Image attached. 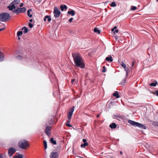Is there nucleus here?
Returning <instances> with one entry per match:
<instances>
[{"label":"nucleus","instance_id":"obj_57","mask_svg":"<svg viewBox=\"0 0 158 158\" xmlns=\"http://www.w3.org/2000/svg\"><path fill=\"white\" fill-rule=\"evenodd\" d=\"M157 2H158V0H156Z\"/></svg>","mask_w":158,"mask_h":158},{"label":"nucleus","instance_id":"obj_20","mask_svg":"<svg viewBox=\"0 0 158 158\" xmlns=\"http://www.w3.org/2000/svg\"><path fill=\"white\" fill-rule=\"evenodd\" d=\"M116 125L114 123H112L110 125V127L111 129L115 128L116 127Z\"/></svg>","mask_w":158,"mask_h":158},{"label":"nucleus","instance_id":"obj_18","mask_svg":"<svg viewBox=\"0 0 158 158\" xmlns=\"http://www.w3.org/2000/svg\"><path fill=\"white\" fill-rule=\"evenodd\" d=\"M26 57L25 56V57L23 56H22L20 55H19L17 56L16 57V59L19 60H23V58H25Z\"/></svg>","mask_w":158,"mask_h":158},{"label":"nucleus","instance_id":"obj_58","mask_svg":"<svg viewBox=\"0 0 158 158\" xmlns=\"http://www.w3.org/2000/svg\"><path fill=\"white\" fill-rule=\"evenodd\" d=\"M127 158H128V157H127Z\"/></svg>","mask_w":158,"mask_h":158},{"label":"nucleus","instance_id":"obj_47","mask_svg":"<svg viewBox=\"0 0 158 158\" xmlns=\"http://www.w3.org/2000/svg\"><path fill=\"white\" fill-rule=\"evenodd\" d=\"M75 79H72L71 80V82L72 83H73V82L74 81Z\"/></svg>","mask_w":158,"mask_h":158},{"label":"nucleus","instance_id":"obj_31","mask_svg":"<svg viewBox=\"0 0 158 158\" xmlns=\"http://www.w3.org/2000/svg\"><path fill=\"white\" fill-rule=\"evenodd\" d=\"M94 32L99 34L100 32V31L97 28H95L94 29Z\"/></svg>","mask_w":158,"mask_h":158},{"label":"nucleus","instance_id":"obj_49","mask_svg":"<svg viewBox=\"0 0 158 158\" xmlns=\"http://www.w3.org/2000/svg\"><path fill=\"white\" fill-rule=\"evenodd\" d=\"M99 116H100V114H98L97 115V118H98L99 117Z\"/></svg>","mask_w":158,"mask_h":158},{"label":"nucleus","instance_id":"obj_12","mask_svg":"<svg viewBox=\"0 0 158 158\" xmlns=\"http://www.w3.org/2000/svg\"><path fill=\"white\" fill-rule=\"evenodd\" d=\"M67 6L65 5H61L60 7V9H61L62 11H65L67 10Z\"/></svg>","mask_w":158,"mask_h":158},{"label":"nucleus","instance_id":"obj_25","mask_svg":"<svg viewBox=\"0 0 158 158\" xmlns=\"http://www.w3.org/2000/svg\"><path fill=\"white\" fill-rule=\"evenodd\" d=\"M19 9L20 10L21 13L24 12L26 10V8L24 7L19 8Z\"/></svg>","mask_w":158,"mask_h":158},{"label":"nucleus","instance_id":"obj_23","mask_svg":"<svg viewBox=\"0 0 158 158\" xmlns=\"http://www.w3.org/2000/svg\"><path fill=\"white\" fill-rule=\"evenodd\" d=\"M113 95L116 98H118L119 97L118 93L117 91H116L113 94Z\"/></svg>","mask_w":158,"mask_h":158},{"label":"nucleus","instance_id":"obj_34","mask_svg":"<svg viewBox=\"0 0 158 158\" xmlns=\"http://www.w3.org/2000/svg\"><path fill=\"white\" fill-rule=\"evenodd\" d=\"M116 6V3L114 2H112L110 4V6L112 7H114Z\"/></svg>","mask_w":158,"mask_h":158},{"label":"nucleus","instance_id":"obj_8","mask_svg":"<svg viewBox=\"0 0 158 158\" xmlns=\"http://www.w3.org/2000/svg\"><path fill=\"white\" fill-rule=\"evenodd\" d=\"M58 153L56 152H52L50 155V158H58Z\"/></svg>","mask_w":158,"mask_h":158},{"label":"nucleus","instance_id":"obj_1","mask_svg":"<svg viewBox=\"0 0 158 158\" xmlns=\"http://www.w3.org/2000/svg\"><path fill=\"white\" fill-rule=\"evenodd\" d=\"M72 56L76 66L81 69L84 68L85 65L81 55L78 53L75 52L72 54Z\"/></svg>","mask_w":158,"mask_h":158},{"label":"nucleus","instance_id":"obj_13","mask_svg":"<svg viewBox=\"0 0 158 158\" xmlns=\"http://www.w3.org/2000/svg\"><path fill=\"white\" fill-rule=\"evenodd\" d=\"M21 30L23 31L24 34H26L28 32V29L26 27H24L21 28Z\"/></svg>","mask_w":158,"mask_h":158},{"label":"nucleus","instance_id":"obj_52","mask_svg":"<svg viewBox=\"0 0 158 158\" xmlns=\"http://www.w3.org/2000/svg\"><path fill=\"white\" fill-rule=\"evenodd\" d=\"M29 21L30 22H31L32 21V19H30V20H29Z\"/></svg>","mask_w":158,"mask_h":158},{"label":"nucleus","instance_id":"obj_43","mask_svg":"<svg viewBox=\"0 0 158 158\" xmlns=\"http://www.w3.org/2000/svg\"><path fill=\"white\" fill-rule=\"evenodd\" d=\"M23 3H20V5H19V6L20 7H22L23 6Z\"/></svg>","mask_w":158,"mask_h":158},{"label":"nucleus","instance_id":"obj_14","mask_svg":"<svg viewBox=\"0 0 158 158\" xmlns=\"http://www.w3.org/2000/svg\"><path fill=\"white\" fill-rule=\"evenodd\" d=\"M47 19V20L48 22H50L51 20V18L50 16L48 15H46L45 16L44 18V20L46 21V19Z\"/></svg>","mask_w":158,"mask_h":158},{"label":"nucleus","instance_id":"obj_26","mask_svg":"<svg viewBox=\"0 0 158 158\" xmlns=\"http://www.w3.org/2000/svg\"><path fill=\"white\" fill-rule=\"evenodd\" d=\"M23 154H18L16 156L13 157V158H23Z\"/></svg>","mask_w":158,"mask_h":158},{"label":"nucleus","instance_id":"obj_6","mask_svg":"<svg viewBox=\"0 0 158 158\" xmlns=\"http://www.w3.org/2000/svg\"><path fill=\"white\" fill-rule=\"evenodd\" d=\"M53 13L55 19L59 16V10H58L57 7H54Z\"/></svg>","mask_w":158,"mask_h":158},{"label":"nucleus","instance_id":"obj_19","mask_svg":"<svg viewBox=\"0 0 158 158\" xmlns=\"http://www.w3.org/2000/svg\"><path fill=\"white\" fill-rule=\"evenodd\" d=\"M19 8H18L17 9H15L13 11V12L14 13H16L17 14L21 13L20 10L19 9Z\"/></svg>","mask_w":158,"mask_h":158},{"label":"nucleus","instance_id":"obj_53","mask_svg":"<svg viewBox=\"0 0 158 158\" xmlns=\"http://www.w3.org/2000/svg\"><path fill=\"white\" fill-rule=\"evenodd\" d=\"M114 29L113 28H112V29L111 31H114Z\"/></svg>","mask_w":158,"mask_h":158},{"label":"nucleus","instance_id":"obj_22","mask_svg":"<svg viewBox=\"0 0 158 158\" xmlns=\"http://www.w3.org/2000/svg\"><path fill=\"white\" fill-rule=\"evenodd\" d=\"M32 11V10L31 9H29L27 11V14L28 16L30 17H32V15L30 14V12Z\"/></svg>","mask_w":158,"mask_h":158},{"label":"nucleus","instance_id":"obj_33","mask_svg":"<svg viewBox=\"0 0 158 158\" xmlns=\"http://www.w3.org/2000/svg\"><path fill=\"white\" fill-rule=\"evenodd\" d=\"M88 143H84V144H82L81 145V147L83 148H85V147L88 145Z\"/></svg>","mask_w":158,"mask_h":158},{"label":"nucleus","instance_id":"obj_40","mask_svg":"<svg viewBox=\"0 0 158 158\" xmlns=\"http://www.w3.org/2000/svg\"><path fill=\"white\" fill-rule=\"evenodd\" d=\"M66 125L68 127H72V126L70 124L68 123H66Z\"/></svg>","mask_w":158,"mask_h":158},{"label":"nucleus","instance_id":"obj_21","mask_svg":"<svg viewBox=\"0 0 158 158\" xmlns=\"http://www.w3.org/2000/svg\"><path fill=\"white\" fill-rule=\"evenodd\" d=\"M124 69L126 72V75L127 76L130 72L129 69L128 67H126Z\"/></svg>","mask_w":158,"mask_h":158},{"label":"nucleus","instance_id":"obj_50","mask_svg":"<svg viewBox=\"0 0 158 158\" xmlns=\"http://www.w3.org/2000/svg\"><path fill=\"white\" fill-rule=\"evenodd\" d=\"M55 92H53V95L54 96H55Z\"/></svg>","mask_w":158,"mask_h":158},{"label":"nucleus","instance_id":"obj_55","mask_svg":"<svg viewBox=\"0 0 158 158\" xmlns=\"http://www.w3.org/2000/svg\"><path fill=\"white\" fill-rule=\"evenodd\" d=\"M68 122V123H69L70 122V121L69 120H68V121H67Z\"/></svg>","mask_w":158,"mask_h":158},{"label":"nucleus","instance_id":"obj_59","mask_svg":"<svg viewBox=\"0 0 158 158\" xmlns=\"http://www.w3.org/2000/svg\"><path fill=\"white\" fill-rule=\"evenodd\" d=\"M157 126H158V124Z\"/></svg>","mask_w":158,"mask_h":158},{"label":"nucleus","instance_id":"obj_7","mask_svg":"<svg viewBox=\"0 0 158 158\" xmlns=\"http://www.w3.org/2000/svg\"><path fill=\"white\" fill-rule=\"evenodd\" d=\"M16 150L13 147L10 148L8 151V153L10 156H12L15 152Z\"/></svg>","mask_w":158,"mask_h":158},{"label":"nucleus","instance_id":"obj_36","mask_svg":"<svg viewBox=\"0 0 158 158\" xmlns=\"http://www.w3.org/2000/svg\"><path fill=\"white\" fill-rule=\"evenodd\" d=\"M102 72L105 73L106 72V69L105 66L103 67V70L102 71Z\"/></svg>","mask_w":158,"mask_h":158},{"label":"nucleus","instance_id":"obj_16","mask_svg":"<svg viewBox=\"0 0 158 158\" xmlns=\"http://www.w3.org/2000/svg\"><path fill=\"white\" fill-rule=\"evenodd\" d=\"M4 58V55L3 54L0 52V61H2Z\"/></svg>","mask_w":158,"mask_h":158},{"label":"nucleus","instance_id":"obj_44","mask_svg":"<svg viewBox=\"0 0 158 158\" xmlns=\"http://www.w3.org/2000/svg\"><path fill=\"white\" fill-rule=\"evenodd\" d=\"M5 28L4 27L0 29V31H2L5 29Z\"/></svg>","mask_w":158,"mask_h":158},{"label":"nucleus","instance_id":"obj_56","mask_svg":"<svg viewBox=\"0 0 158 158\" xmlns=\"http://www.w3.org/2000/svg\"><path fill=\"white\" fill-rule=\"evenodd\" d=\"M20 38L19 37H18V39L20 40Z\"/></svg>","mask_w":158,"mask_h":158},{"label":"nucleus","instance_id":"obj_45","mask_svg":"<svg viewBox=\"0 0 158 158\" xmlns=\"http://www.w3.org/2000/svg\"><path fill=\"white\" fill-rule=\"evenodd\" d=\"M155 93L156 95H157V96H158V90H157V91H156V92H155Z\"/></svg>","mask_w":158,"mask_h":158},{"label":"nucleus","instance_id":"obj_30","mask_svg":"<svg viewBox=\"0 0 158 158\" xmlns=\"http://www.w3.org/2000/svg\"><path fill=\"white\" fill-rule=\"evenodd\" d=\"M137 9V7L135 6H131V10H135Z\"/></svg>","mask_w":158,"mask_h":158},{"label":"nucleus","instance_id":"obj_28","mask_svg":"<svg viewBox=\"0 0 158 158\" xmlns=\"http://www.w3.org/2000/svg\"><path fill=\"white\" fill-rule=\"evenodd\" d=\"M23 32L22 31H19L17 33V35L18 37H19L22 35Z\"/></svg>","mask_w":158,"mask_h":158},{"label":"nucleus","instance_id":"obj_5","mask_svg":"<svg viewBox=\"0 0 158 158\" xmlns=\"http://www.w3.org/2000/svg\"><path fill=\"white\" fill-rule=\"evenodd\" d=\"M74 110V107L73 106L70 109L69 111L68 112V118L69 120H70L71 119Z\"/></svg>","mask_w":158,"mask_h":158},{"label":"nucleus","instance_id":"obj_41","mask_svg":"<svg viewBox=\"0 0 158 158\" xmlns=\"http://www.w3.org/2000/svg\"><path fill=\"white\" fill-rule=\"evenodd\" d=\"M73 19V18H71L69 20V22H71Z\"/></svg>","mask_w":158,"mask_h":158},{"label":"nucleus","instance_id":"obj_27","mask_svg":"<svg viewBox=\"0 0 158 158\" xmlns=\"http://www.w3.org/2000/svg\"><path fill=\"white\" fill-rule=\"evenodd\" d=\"M157 84V81H156L155 82H153L151 83L149 85L151 86H156Z\"/></svg>","mask_w":158,"mask_h":158},{"label":"nucleus","instance_id":"obj_32","mask_svg":"<svg viewBox=\"0 0 158 158\" xmlns=\"http://www.w3.org/2000/svg\"><path fill=\"white\" fill-rule=\"evenodd\" d=\"M121 65L124 69L127 67L126 64L124 63L123 61L121 62Z\"/></svg>","mask_w":158,"mask_h":158},{"label":"nucleus","instance_id":"obj_24","mask_svg":"<svg viewBox=\"0 0 158 158\" xmlns=\"http://www.w3.org/2000/svg\"><path fill=\"white\" fill-rule=\"evenodd\" d=\"M50 141L54 145L56 144V141L54 140L53 138H51L50 139Z\"/></svg>","mask_w":158,"mask_h":158},{"label":"nucleus","instance_id":"obj_46","mask_svg":"<svg viewBox=\"0 0 158 158\" xmlns=\"http://www.w3.org/2000/svg\"><path fill=\"white\" fill-rule=\"evenodd\" d=\"M0 158H3V157L2 154L1 153H0Z\"/></svg>","mask_w":158,"mask_h":158},{"label":"nucleus","instance_id":"obj_51","mask_svg":"<svg viewBox=\"0 0 158 158\" xmlns=\"http://www.w3.org/2000/svg\"><path fill=\"white\" fill-rule=\"evenodd\" d=\"M120 153L121 155H122L123 154V152L121 151L120 152Z\"/></svg>","mask_w":158,"mask_h":158},{"label":"nucleus","instance_id":"obj_11","mask_svg":"<svg viewBox=\"0 0 158 158\" xmlns=\"http://www.w3.org/2000/svg\"><path fill=\"white\" fill-rule=\"evenodd\" d=\"M50 128L51 127L47 126L46 127L45 130V132L48 135L50 133Z\"/></svg>","mask_w":158,"mask_h":158},{"label":"nucleus","instance_id":"obj_38","mask_svg":"<svg viewBox=\"0 0 158 158\" xmlns=\"http://www.w3.org/2000/svg\"><path fill=\"white\" fill-rule=\"evenodd\" d=\"M55 81H56V82L57 83V84H58V80H57L56 79V77H55ZM58 89L59 90V85L58 84Z\"/></svg>","mask_w":158,"mask_h":158},{"label":"nucleus","instance_id":"obj_9","mask_svg":"<svg viewBox=\"0 0 158 158\" xmlns=\"http://www.w3.org/2000/svg\"><path fill=\"white\" fill-rule=\"evenodd\" d=\"M7 8L9 10H11L13 12V11L14 10V9L16 8V6L14 5L11 3L9 5L7 6Z\"/></svg>","mask_w":158,"mask_h":158},{"label":"nucleus","instance_id":"obj_35","mask_svg":"<svg viewBox=\"0 0 158 158\" xmlns=\"http://www.w3.org/2000/svg\"><path fill=\"white\" fill-rule=\"evenodd\" d=\"M134 61H133L132 63V65L130 68V69L131 70L132 69H133V67L134 66Z\"/></svg>","mask_w":158,"mask_h":158},{"label":"nucleus","instance_id":"obj_10","mask_svg":"<svg viewBox=\"0 0 158 158\" xmlns=\"http://www.w3.org/2000/svg\"><path fill=\"white\" fill-rule=\"evenodd\" d=\"M67 13L72 16H74L75 14V11L73 10L69 9Z\"/></svg>","mask_w":158,"mask_h":158},{"label":"nucleus","instance_id":"obj_17","mask_svg":"<svg viewBox=\"0 0 158 158\" xmlns=\"http://www.w3.org/2000/svg\"><path fill=\"white\" fill-rule=\"evenodd\" d=\"M111 56H110L109 57H107L106 58V60L108 62H111L113 60Z\"/></svg>","mask_w":158,"mask_h":158},{"label":"nucleus","instance_id":"obj_4","mask_svg":"<svg viewBox=\"0 0 158 158\" xmlns=\"http://www.w3.org/2000/svg\"><path fill=\"white\" fill-rule=\"evenodd\" d=\"M19 145L21 148L25 149L27 147H28L29 146V144L27 140L23 139L19 142Z\"/></svg>","mask_w":158,"mask_h":158},{"label":"nucleus","instance_id":"obj_29","mask_svg":"<svg viewBox=\"0 0 158 158\" xmlns=\"http://www.w3.org/2000/svg\"><path fill=\"white\" fill-rule=\"evenodd\" d=\"M44 145V149L45 150L47 148V143L45 140H44L43 141Z\"/></svg>","mask_w":158,"mask_h":158},{"label":"nucleus","instance_id":"obj_48","mask_svg":"<svg viewBox=\"0 0 158 158\" xmlns=\"http://www.w3.org/2000/svg\"><path fill=\"white\" fill-rule=\"evenodd\" d=\"M118 30H116L114 31L115 33H118Z\"/></svg>","mask_w":158,"mask_h":158},{"label":"nucleus","instance_id":"obj_39","mask_svg":"<svg viewBox=\"0 0 158 158\" xmlns=\"http://www.w3.org/2000/svg\"><path fill=\"white\" fill-rule=\"evenodd\" d=\"M29 26L30 28H31L33 26V25L32 24H31L30 23H29Z\"/></svg>","mask_w":158,"mask_h":158},{"label":"nucleus","instance_id":"obj_37","mask_svg":"<svg viewBox=\"0 0 158 158\" xmlns=\"http://www.w3.org/2000/svg\"><path fill=\"white\" fill-rule=\"evenodd\" d=\"M125 80H126V79H125L124 80H123L122 82H121L120 83V84H121L122 85H123L124 84L125 82Z\"/></svg>","mask_w":158,"mask_h":158},{"label":"nucleus","instance_id":"obj_3","mask_svg":"<svg viewBox=\"0 0 158 158\" xmlns=\"http://www.w3.org/2000/svg\"><path fill=\"white\" fill-rule=\"evenodd\" d=\"M10 17V14L6 13H2L0 14V20L3 22L7 21Z\"/></svg>","mask_w":158,"mask_h":158},{"label":"nucleus","instance_id":"obj_15","mask_svg":"<svg viewBox=\"0 0 158 158\" xmlns=\"http://www.w3.org/2000/svg\"><path fill=\"white\" fill-rule=\"evenodd\" d=\"M20 0H14L11 3L15 6V5L18 4L20 2Z\"/></svg>","mask_w":158,"mask_h":158},{"label":"nucleus","instance_id":"obj_42","mask_svg":"<svg viewBox=\"0 0 158 158\" xmlns=\"http://www.w3.org/2000/svg\"><path fill=\"white\" fill-rule=\"evenodd\" d=\"M82 141L84 143H87L86 142V140L85 139H83Z\"/></svg>","mask_w":158,"mask_h":158},{"label":"nucleus","instance_id":"obj_2","mask_svg":"<svg viewBox=\"0 0 158 158\" xmlns=\"http://www.w3.org/2000/svg\"><path fill=\"white\" fill-rule=\"evenodd\" d=\"M128 123L133 126H136L143 129H146V126L143 124L135 122L131 120H129L128 121Z\"/></svg>","mask_w":158,"mask_h":158},{"label":"nucleus","instance_id":"obj_54","mask_svg":"<svg viewBox=\"0 0 158 158\" xmlns=\"http://www.w3.org/2000/svg\"><path fill=\"white\" fill-rule=\"evenodd\" d=\"M116 28H117V27H116V26H115V27H114V29H116Z\"/></svg>","mask_w":158,"mask_h":158}]
</instances>
